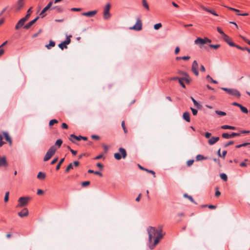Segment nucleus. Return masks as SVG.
I'll list each match as a JSON object with an SVG mask.
<instances>
[{
    "mask_svg": "<svg viewBox=\"0 0 250 250\" xmlns=\"http://www.w3.org/2000/svg\"><path fill=\"white\" fill-rule=\"evenodd\" d=\"M250 144V143H243V144H240V145H237L235 146V147L237 148H240L242 146H246L248 145H249Z\"/></svg>",
    "mask_w": 250,
    "mask_h": 250,
    "instance_id": "obj_38",
    "label": "nucleus"
},
{
    "mask_svg": "<svg viewBox=\"0 0 250 250\" xmlns=\"http://www.w3.org/2000/svg\"><path fill=\"white\" fill-rule=\"evenodd\" d=\"M7 165V161L5 157L0 158V167Z\"/></svg>",
    "mask_w": 250,
    "mask_h": 250,
    "instance_id": "obj_19",
    "label": "nucleus"
},
{
    "mask_svg": "<svg viewBox=\"0 0 250 250\" xmlns=\"http://www.w3.org/2000/svg\"><path fill=\"white\" fill-rule=\"evenodd\" d=\"M62 143V141L61 139H58L55 143V145L60 147Z\"/></svg>",
    "mask_w": 250,
    "mask_h": 250,
    "instance_id": "obj_40",
    "label": "nucleus"
},
{
    "mask_svg": "<svg viewBox=\"0 0 250 250\" xmlns=\"http://www.w3.org/2000/svg\"><path fill=\"white\" fill-rule=\"evenodd\" d=\"M208 159L207 157H205L202 155L198 154L196 157V160L197 161H202L203 160H207Z\"/></svg>",
    "mask_w": 250,
    "mask_h": 250,
    "instance_id": "obj_23",
    "label": "nucleus"
},
{
    "mask_svg": "<svg viewBox=\"0 0 250 250\" xmlns=\"http://www.w3.org/2000/svg\"><path fill=\"white\" fill-rule=\"evenodd\" d=\"M234 141H230L228 143L225 144L224 145V147H227L229 146L233 145L234 144Z\"/></svg>",
    "mask_w": 250,
    "mask_h": 250,
    "instance_id": "obj_55",
    "label": "nucleus"
},
{
    "mask_svg": "<svg viewBox=\"0 0 250 250\" xmlns=\"http://www.w3.org/2000/svg\"><path fill=\"white\" fill-rule=\"evenodd\" d=\"M240 108L241 111L243 112V113H248L249 112L248 109L245 106H243L242 105H241Z\"/></svg>",
    "mask_w": 250,
    "mask_h": 250,
    "instance_id": "obj_42",
    "label": "nucleus"
},
{
    "mask_svg": "<svg viewBox=\"0 0 250 250\" xmlns=\"http://www.w3.org/2000/svg\"><path fill=\"white\" fill-rule=\"evenodd\" d=\"M217 31L221 35H222L223 36V37H225V35H227L222 30V29L219 27H218L217 28Z\"/></svg>",
    "mask_w": 250,
    "mask_h": 250,
    "instance_id": "obj_43",
    "label": "nucleus"
},
{
    "mask_svg": "<svg viewBox=\"0 0 250 250\" xmlns=\"http://www.w3.org/2000/svg\"><path fill=\"white\" fill-rule=\"evenodd\" d=\"M110 7L111 5L109 3H107L105 6L104 7L103 17L105 20H108L111 17V15L109 13Z\"/></svg>",
    "mask_w": 250,
    "mask_h": 250,
    "instance_id": "obj_6",
    "label": "nucleus"
},
{
    "mask_svg": "<svg viewBox=\"0 0 250 250\" xmlns=\"http://www.w3.org/2000/svg\"><path fill=\"white\" fill-rule=\"evenodd\" d=\"M24 4V2H20L19 1H17V3L15 6L14 10L16 12H18L20 11L22 7L23 6Z\"/></svg>",
    "mask_w": 250,
    "mask_h": 250,
    "instance_id": "obj_14",
    "label": "nucleus"
},
{
    "mask_svg": "<svg viewBox=\"0 0 250 250\" xmlns=\"http://www.w3.org/2000/svg\"><path fill=\"white\" fill-rule=\"evenodd\" d=\"M241 39L250 45V41L245 37L241 36Z\"/></svg>",
    "mask_w": 250,
    "mask_h": 250,
    "instance_id": "obj_49",
    "label": "nucleus"
},
{
    "mask_svg": "<svg viewBox=\"0 0 250 250\" xmlns=\"http://www.w3.org/2000/svg\"><path fill=\"white\" fill-rule=\"evenodd\" d=\"M7 43V41H5L0 46V56H1L4 53V50L1 48L6 44Z\"/></svg>",
    "mask_w": 250,
    "mask_h": 250,
    "instance_id": "obj_33",
    "label": "nucleus"
},
{
    "mask_svg": "<svg viewBox=\"0 0 250 250\" xmlns=\"http://www.w3.org/2000/svg\"><path fill=\"white\" fill-rule=\"evenodd\" d=\"M56 150L57 149L55 146H51L47 151L44 157L43 160L44 161L49 160L55 153Z\"/></svg>",
    "mask_w": 250,
    "mask_h": 250,
    "instance_id": "obj_4",
    "label": "nucleus"
},
{
    "mask_svg": "<svg viewBox=\"0 0 250 250\" xmlns=\"http://www.w3.org/2000/svg\"><path fill=\"white\" fill-rule=\"evenodd\" d=\"M221 89L227 92L228 94L230 95L234 96L237 98H240L241 97L240 92L237 89L234 88H228L225 87H222Z\"/></svg>",
    "mask_w": 250,
    "mask_h": 250,
    "instance_id": "obj_2",
    "label": "nucleus"
},
{
    "mask_svg": "<svg viewBox=\"0 0 250 250\" xmlns=\"http://www.w3.org/2000/svg\"><path fill=\"white\" fill-rule=\"evenodd\" d=\"M73 166L72 163H70L68 165V166L66 168V169L65 170V172L68 173L71 169H73Z\"/></svg>",
    "mask_w": 250,
    "mask_h": 250,
    "instance_id": "obj_34",
    "label": "nucleus"
},
{
    "mask_svg": "<svg viewBox=\"0 0 250 250\" xmlns=\"http://www.w3.org/2000/svg\"><path fill=\"white\" fill-rule=\"evenodd\" d=\"M97 13V10H93V11H88L87 12H83V13H82L81 14L83 16L89 17H92L94 16Z\"/></svg>",
    "mask_w": 250,
    "mask_h": 250,
    "instance_id": "obj_13",
    "label": "nucleus"
},
{
    "mask_svg": "<svg viewBox=\"0 0 250 250\" xmlns=\"http://www.w3.org/2000/svg\"><path fill=\"white\" fill-rule=\"evenodd\" d=\"M3 137L2 135L0 134V147H1L3 145L5 144V142L2 141Z\"/></svg>",
    "mask_w": 250,
    "mask_h": 250,
    "instance_id": "obj_61",
    "label": "nucleus"
},
{
    "mask_svg": "<svg viewBox=\"0 0 250 250\" xmlns=\"http://www.w3.org/2000/svg\"><path fill=\"white\" fill-rule=\"evenodd\" d=\"M191 99L194 104V105L198 109L201 108L202 105L199 104L193 97H191Z\"/></svg>",
    "mask_w": 250,
    "mask_h": 250,
    "instance_id": "obj_24",
    "label": "nucleus"
},
{
    "mask_svg": "<svg viewBox=\"0 0 250 250\" xmlns=\"http://www.w3.org/2000/svg\"><path fill=\"white\" fill-rule=\"evenodd\" d=\"M53 8H55L57 11L59 13L62 12L63 11V9L59 6H56L54 7Z\"/></svg>",
    "mask_w": 250,
    "mask_h": 250,
    "instance_id": "obj_54",
    "label": "nucleus"
},
{
    "mask_svg": "<svg viewBox=\"0 0 250 250\" xmlns=\"http://www.w3.org/2000/svg\"><path fill=\"white\" fill-rule=\"evenodd\" d=\"M240 133H243V134H248V133H249L250 132V131L249 130H240Z\"/></svg>",
    "mask_w": 250,
    "mask_h": 250,
    "instance_id": "obj_62",
    "label": "nucleus"
},
{
    "mask_svg": "<svg viewBox=\"0 0 250 250\" xmlns=\"http://www.w3.org/2000/svg\"><path fill=\"white\" fill-rule=\"evenodd\" d=\"M120 152L121 153L122 155L119 153H116L114 154V158L118 160H120L122 158V157L124 159L126 157V152L125 148L120 147L119 149Z\"/></svg>",
    "mask_w": 250,
    "mask_h": 250,
    "instance_id": "obj_5",
    "label": "nucleus"
},
{
    "mask_svg": "<svg viewBox=\"0 0 250 250\" xmlns=\"http://www.w3.org/2000/svg\"><path fill=\"white\" fill-rule=\"evenodd\" d=\"M58 121L56 119H52L50 121L49 125L50 126L53 125L54 124L58 123Z\"/></svg>",
    "mask_w": 250,
    "mask_h": 250,
    "instance_id": "obj_46",
    "label": "nucleus"
},
{
    "mask_svg": "<svg viewBox=\"0 0 250 250\" xmlns=\"http://www.w3.org/2000/svg\"><path fill=\"white\" fill-rule=\"evenodd\" d=\"M191 71L196 76L199 75L198 64L196 61H194L192 63Z\"/></svg>",
    "mask_w": 250,
    "mask_h": 250,
    "instance_id": "obj_8",
    "label": "nucleus"
},
{
    "mask_svg": "<svg viewBox=\"0 0 250 250\" xmlns=\"http://www.w3.org/2000/svg\"><path fill=\"white\" fill-rule=\"evenodd\" d=\"M59 47L62 50H63L64 48H67V46L64 44V43L63 42L59 44Z\"/></svg>",
    "mask_w": 250,
    "mask_h": 250,
    "instance_id": "obj_37",
    "label": "nucleus"
},
{
    "mask_svg": "<svg viewBox=\"0 0 250 250\" xmlns=\"http://www.w3.org/2000/svg\"><path fill=\"white\" fill-rule=\"evenodd\" d=\"M37 178L40 180H43L45 178V174L42 172H40L38 175Z\"/></svg>",
    "mask_w": 250,
    "mask_h": 250,
    "instance_id": "obj_25",
    "label": "nucleus"
},
{
    "mask_svg": "<svg viewBox=\"0 0 250 250\" xmlns=\"http://www.w3.org/2000/svg\"><path fill=\"white\" fill-rule=\"evenodd\" d=\"M184 197H187L188 198L189 200H190L191 202H192V203H194V204H196L197 203L195 202V201L194 200V199H193V198L192 197V196H189L187 194H184Z\"/></svg>",
    "mask_w": 250,
    "mask_h": 250,
    "instance_id": "obj_36",
    "label": "nucleus"
},
{
    "mask_svg": "<svg viewBox=\"0 0 250 250\" xmlns=\"http://www.w3.org/2000/svg\"><path fill=\"white\" fill-rule=\"evenodd\" d=\"M229 45L230 46H232V47H235L237 48H238V49H240V50H241L242 49V47L238 45H237L235 43H229Z\"/></svg>",
    "mask_w": 250,
    "mask_h": 250,
    "instance_id": "obj_41",
    "label": "nucleus"
},
{
    "mask_svg": "<svg viewBox=\"0 0 250 250\" xmlns=\"http://www.w3.org/2000/svg\"><path fill=\"white\" fill-rule=\"evenodd\" d=\"M88 172L89 173H94L96 175H99L100 176L102 177L103 176V174L101 172H99V171H94L93 170H92V169H89L88 170Z\"/></svg>",
    "mask_w": 250,
    "mask_h": 250,
    "instance_id": "obj_28",
    "label": "nucleus"
},
{
    "mask_svg": "<svg viewBox=\"0 0 250 250\" xmlns=\"http://www.w3.org/2000/svg\"><path fill=\"white\" fill-rule=\"evenodd\" d=\"M145 171H147V172L148 173H151L154 176V177H155V173L154 171L152 170H149L148 169H145Z\"/></svg>",
    "mask_w": 250,
    "mask_h": 250,
    "instance_id": "obj_58",
    "label": "nucleus"
},
{
    "mask_svg": "<svg viewBox=\"0 0 250 250\" xmlns=\"http://www.w3.org/2000/svg\"><path fill=\"white\" fill-rule=\"evenodd\" d=\"M9 191H7L5 193V195L4 199V200L5 202H7L8 201V200H9Z\"/></svg>",
    "mask_w": 250,
    "mask_h": 250,
    "instance_id": "obj_45",
    "label": "nucleus"
},
{
    "mask_svg": "<svg viewBox=\"0 0 250 250\" xmlns=\"http://www.w3.org/2000/svg\"><path fill=\"white\" fill-rule=\"evenodd\" d=\"M215 113L217 115L221 116H224L226 115V112H225L224 111H220V110H216Z\"/></svg>",
    "mask_w": 250,
    "mask_h": 250,
    "instance_id": "obj_35",
    "label": "nucleus"
},
{
    "mask_svg": "<svg viewBox=\"0 0 250 250\" xmlns=\"http://www.w3.org/2000/svg\"><path fill=\"white\" fill-rule=\"evenodd\" d=\"M71 37H72L71 35H70V36L67 37L66 40L63 42L66 46H67V45L69 44L70 43V42H71L70 38Z\"/></svg>",
    "mask_w": 250,
    "mask_h": 250,
    "instance_id": "obj_32",
    "label": "nucleus"
},
{
    "mask_svg": "<svg viewBox=\"0 0 250 250\" xmlns=\"http://www.w3.org/2000/svg\"><path fill=\"white\" fill-rule=\"evenodd\" d=\"M190 109L192 111V113L193 115L195 116L197 114L198 111L197 109L193 108L192 107H190Z\"/></svg>",
    "mask_w": 250,
    "mask_h": 250,
    "instance_id": "obj_53",
    "label": "nucleus"
},
{
    "mask_svg": "<svg viewBox=\"0 0 250 250\" xmlns=\"http://www.w3.org/2000/svg\"><path fill=\"white\" fill-rule=\"evenodd\" d=\"M206 79L208 82H211L213 81V79L210 76V75H208L206 76Z\"/></svg>",
    "mask_w": 250,
    "mask_h": 250,
    "instance_id": "obj_59",
    "label": "nucleus"
},
{
    "mask_svg": "<svg viewBox=\"0 0 250 250\" xmlns=\"http://www.w3.org/2000/svg\"><path fill=\"white\" fill-rule=\"evenodd\" d=\"M147 231L148 234V247L150 249L153 250L163 237L162 227L159 226L157 229L149 227Z\"/></svg>",
    "mask_w": 250,
    "mask_h": 250,
    "instance_id": "obj_1",
    "label": "nucleus"
},
{
    "mask_svg": "<svg viewBox=\"0 0 250 250\" xmlns=\"http://www.w3.org/2000/svg\"><path fill=\"white\" fill-rule=\"evenodd\" d=\"M240 136V133H239L232 132L231 134H230V138H233L235 136Z\"/></svg>",
    "mask_w": 250,
    "mask_h": 250,
    "instance_id": "obj_51",
    "label": "nucleus"
},
{
    "mask_svg": "<svg viewBox=\"0 0 250 250\" xmlns=\"http://www.w3.org/2000/svg\"><path fill=\"white\" fill-rule=\"evenodd\" d=\"M209 46L210 48H213L215 49H217L220 47V45L218 44H209Z\"/></svg>",
    "mask_w": 250,
    "mask_h": 250,
    "instance_id": "obj_48",
    "label": "nucleus"
},
{
    "mask_svg": "<svg viewBox=\"0 0 250 250\" xmlns=\"http://www.w3.org/2000/svg\"><path fill=\"white\" fill-rule=\"evenodd\" d=\"M219 140V137H212L208 140V144L210 145H213L215 144L217 142H218Z\"/></svg>",
    "mask_w": 250,
    "mask_h": 250,
    "instance_id": "obj_16",
    "label": "nucleus"
},
{
    "mask_svg": "<svg viewBox=\"0 0 250 250\" xmlns=\"http://www.w3.org/2000/svg\"><path fill=\"white\" fill-rule=\"evenodd\" d=\"M179 83L180 84V85L184 88H186V86L185 85V84L184 83H183V81L182 80H181L180 78L179 79Z\"/></svg>",
    "mask_w": 250,
    "mask_h": 250,
    "instance_id": "obj_60",
    "label": "nucleus"
},
{
    "mask_svg": "<svg viewBox=\"0 0 250 250\" xmlns=\"http://www.w3.org/2000/svg\"><path fill=\"white\" fill-rule=\"evenodd\" d=\"M183 119L188 122H189L190 121V114L188 112H185L183 115Z\"/></svg>",
    "mask_w": 250,
    "mask_h": 250,
    "instance_id": "obj_20",
    "label": "nucleus"
},
{
    "mask_svg": "<svg viewBox=\"0 0 250 250\" xmlns=\"http://www.w3.org/2000/svg\"><path fill=\"white\" fill-rule=\"evenodd\" d=\"M131 30H134L136 31H140L142 29V21L140 19H138L136 24L132 27H130Z\"/></svg>",
    "mask_w": 250,
    "mask_h": 250,
    "instance_id": "obj_7",
    "label": "nucleus"
},
{
    "mask_svg": "<svg viewBox=\"0 0 250 250\" xmlns=\"http://www.w3.org/2000/svg\"><path fill=\"white\" fill-rule=\"evenodd\" d=\"M181 74H183L184 77L180 78L181 80L185 81L187 83L189 84L191 81V79L190 76L186 72H182Z\"/></svg>",
    "mask_w": 250,
    "mask_h": 250,
    "instance_id": "obj_11",
    "label": "nucleus"
},
{
    "mask_svg": "<svg viewBox=\"0 0 250 250\" xmlns=\"http://www.w3.org/2000/svg\"><path fill=\"white\" fill-rule=\"evenodd\" d=\"M28 210L26 208H23L21 211L19 212L18 213V215L21 218L27 216L28 215Z\"/></svg>",
    "mask_w": 250,
    "mask_h": 250,
    "instance_id": "obj_12",
    "label": "nucleus"
},
{
    "mask_svg": "<svg viewBox=\"0 0 250 250\" xmlns=\"http://www.w3.org/2000/svg\"><path fill=\"white\" fill-rule=\"evenodd\" d=\"M195 44H204L206 43V42L204 39H202L201 38H197V39H196L194 41Z\"/></svg>",
    "mask_w": 250,
    "mask_h": 250,
    "instance_id": "obj_17",
    "label": "nucleus"
},
{
    "mask_svg": "<svg viewBox=\"0 0 250 250\" xmlns=\"http://www.w3.org/2000/svg\"><path fill=\"white\" fill-rule=\"evenodd\" d=\"M30 197H21L18 200V204L16 206L17 208H22L26 206L30 200Z\"/></svg>",
    "mask_w": 250,
    "mask_h": 250,
    "instance_id": "obj_3",
    "label": "nucleus"
},
{
    "mask_svg": "<svg viewBox=\"0 0 250 250\" xmlns=\"http://www.w3.org/2000/svg\"><path fill=\"white\" fill-rule=\"evenodd\" d=\"M142 4L143 6L146 8L147 10H149V5L146 0H142Z\"/></svg>",
    "mask_w": 250,
    "mask_h": 250,
    "instance_id": "obj_31",
    "label": "nucleus"
},
{
    "mask_svg": "<svg viewBox=\"0 0 250 250\" xmlns=\"http://www.w3.org/2000/svg\"><path fill=\"white\" fill-rule=\"evenodd\" d=\"M222 137L223 138H225V139H229V138H230V134H228V133H223L222 135Z\"/></svg>",
    "mask_w": 250,
    "mask_h": 250,
    "instance_id": "obj_47",
    "label": "nucleus"
},
{
    "mask_svg": "<svg viewBox=\"0 0 250 250\" xmlns=\"http://www.w3.org/2000/svg\"><path fill=\"white\" fill-rule=\"evenodd\" d=\"M4 136L5 137V140L9 143L10 145H12V139L11 137L9 136L8 133L7 132H4L3 133Z\"/></svg>",
    "mask_w": 250,
    "mask_h": 250,
    "instance_id": "obj_21",
    "label": "nucleus"
},
{
    "mask_svg": "<svg viewBox=\"0 0 250 250\" xmlns=\"http://www.w3.org/2000/svg\"><path fill=\"white\" fill-rule=\"evenodd\" d=\"M162 25L161 23H158L157 24H155L154 26V28L155 30H158L160 28L162 27Z\"/></svg>",
    "mask_w": 250,
    "mask_h": 250,
    "instance_id": "obj_50",
    "label": "nucleus"
},
{
    "mask_svg": "<svg viewBox=\"0 0 250 250\" xmlns=\"http://www.w3.org/2000/svg\"><path fill=\"white\" fill-rule=\"evenodd\" d=\"M81 138H82V136L81 135H79L78 136L75 135L74 134H71L70 135L69 140L73 143H75L74 141L72 139V138H73L77 141H80L81 140Z\"/></svg>",
    "mask_w": 250,
    "mask_h": 250,
    "instance_id": "obj_18",
    "label": "nucleus"
},
{
    "mask_svg": "<svg viewBox=\"0 0 250 250\" xmlns=\"http://www.w3.org/2000/svg\"><path fill=\"white\" fill-rule=\"evenodd\" d=\"M211 134L210 133L207 132L205 133V136L206 138H209L211 136Z\"/></svg>",
    "mask_w": 250,
    "mask_h": 250,
    "instance_id": "obj_64",
    "label": "nucleus"
},
{
    "mask_svg": "<svg viewBox=\"0 0 250 250\" xmlns=\"http://www.w3.org/2000/svg\"><path fill=\"white\" fill-rule=\"evenodd\" d=\"M53 4V1H50L47 5L42 9V10L41 11L40 15L41 16L42 18H43L46 16V14L45 12L47 11L50 8L52 5Z\"/></svg>",
    "mask_w": 250,
    "mask_h": 250,
    "instance_id": "obj_9",
    "label": "nucleus"
},
{
    "mask_svg": "<svg viewBox=\"0 0 250 250\" xmlns=\"http://www.w3.org/2000/svg\"><path fill=\"white\" fill-rule=\"evenodd\" d=\"M203 10H204L205 11L208 12H209L211 14H212V15H215L216 16H218V15L215 12V11H213V10H210L207 8H206V7H204L203 8Z\"/></svg>",
    "mask_w": 250,
    "mask_h": 250,
    "instance_id": "obj_26",
    "label": "nucleus"
},
{
    "mask_svg": "<svg viewBox=\"0 0 250 250\" xmlns=\"http://www.w3.org/2000/svg\"><path fill=\"white\" fill-rule=\"evenodd\" d=\"M55 45V42L53 41H50L49 43L48 44H46L45 45V47L47 49H49L51 47H54Z\"/></svg>",
    "mask_w": 250,
    "mask_h": 250,
    "instance_id": "obj_27",
    "label": "nucleus"
},
{
    "mask_svg": "<svg viewBox=\"0 0 250 250\" xmlns=\"http://www.w3.org/2000/svg\"><path fill=\"white\" fill-rule=\"evenodd\" d=\"M122 126L124 130V131L125 133H126L127 132V129H126L125 126V121H123L122 122Z\"/></svg>",
    "mask_w": 250,
    "mask_h": 250,
    "instance_id": "obj_44",
    "label": "nucleus"
},
{
    "mask_svg": "<svg viewBox=\"0 0 250 250\" xmlns=\"http://www.w3.org/2000/svg\"><path fill=\"white\" fill-rule=\"evenodd\" d=\"M26 21V18H22L20 20L15 26V29L19 30L21 27H23Z\"/></svg>",
    "mask_w": 250,
    "mask_h": 250,
    "instance_id": "obj_10",
    "label": "nucleus"
},
{
    "mask_svg": "<svg viewBox=\"0 0 250 250\" xmlns=\"http://www.w3.org/2000/svg\"><path fill=\"white\" fill-rule=\"evenodd\" d=\"M70 10L71 11L79 12L82 10V8H72Z\"/></svg>",
    "mask_w": 250,
    "mask_h": 250,
    "instance_id": "obj_56",
    "label": "nucleus"
},
{
    "mask_svg": "<svg viewBox=\"0 0 250 250\" xmlns=\"http://www.w3.org/2000/svg\"><path fill=\"white\" fill-rule=\"evenodd\" d=\"M103 157V155L102 154H100L98 156H97L96 157H95L94 159V160H98V159H101Z\"/></svg>",
    "mask_w": 250,
    "mask_h": 250,
    "instance_id": "obj_63",
    "label": "nucleus"
},
{
    "mask_svg": "<svg viewBox=\"0 0 250 250\" xmlns=\"http://www.w3.org/2000/svg\"><path fill=\"white\" fill-rule=\"evenodd\" d=\"M31 9H32V7H30L27 11V14L26 15V16L23 17V18H26V20L27 21L30 17V15H31V14L32 13V11H31Z\"/></svg>",
    "mask_w": 250,
    "mask_h": 250,
    "instance_id": "obj_30",
    "label": "nucleus"
},
{
    "mask_svg": "<svg viewBox=\"0 0 250 250\" xmlns=\"http://www.w3.org/2000/svg\"><path fill=\"white\" fill-rule=\"evenodd\" d=\"M220 177L224 181H227L228 180L227 175L225 173H221L220 174Z\"/></svg>",
    "mask_w": 250,
    "mask_h": 250,
    "instance_id": "obj_39",
    "label": "nucleus"
},
{
    "mask_svg": "<svg viewBox=\"0 0 250 250\" xmlns=\"http://www.w3.org/2000/svg\"><path fill=\"white\" fill-rule=\"evenodd\" d=\"M38 19H39V17H37L35 19L30 21V22H29L28 23H27L25 25H24L23 26V28H24L25 29H28L29 28H30V27L36 22V21L38 20Z\"/></svg>",
    "mask_w": 250,
    "mask_h": 250,
    "instance_id": "obj_15",
    "label": "nucleus"
},
{
    "mask_svg": "<svg viewBox=\"0 0 250 250\" xmlns=\"http://www.w3.org/2000/svg\"><path fill=\"white\" fill-rule=\"evenodd\" d=\"M89 184H90V182L88 181H84V182H83L82 183V186L83 187H85L87 186H88Z\"/></svg>",
    "mask_w": 250,
    "mask_h": 250,
    "instance_id": "obj_52",
    "label": "nucleus"
},
{
    "mask_svg": "<svg viewBox=\"0 0 250 250\" xmlns=\"http://www.w3.org/2000/svg\"><path fill=\"white\" fill-rule=\"evenodd\" d=\"M224 40L229 45V43H233L229 38V37L228 35H225L224 37H223Z\"/></svg>",
    "mask_w": 250,
    "mask_h": 250,
    "instance_id": "obj_29",
    "label": "nucleus"
},
{
    "mask_svg": "<svg viewBox=\"0 0 250 250\" xmlns=\"http://www.w3.org/2000/svg\"><path fill=\"white\" fill-rule=\"evenodd\" d=\"M193 162H194L193 160H189L188 161L187 163V166L188 167L191 166L193 164Z\"/></svg>",
    "mask_w": 250,
    "mask_h": 250,
    "instance_id": "obj_57",
    "label": "nucleus"
},
{
    "mask_svg": "<svg viewBox=\"0 0 250 250\" xmlns=\"http://www.w3.org/2000/svg\"><path fill=\"white\" fill-rule=\"evenodd\" d=\"M221 128L222 129H231V130H235L236 129V127L235 126H230V125H223L221 126Z\"/></svg>",
    "mask_w": 250,
    "mask_h": 250,
    "instance_id": "obj_22",
    "label": "nucleus"
}]
</instances>
